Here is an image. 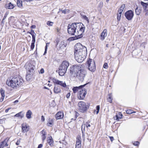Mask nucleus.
I'll return each instance as SVG.
<instances>
[{"label": "nucleus", "mask_w": 148, "mask_h": 148, "mask_svg": "<svg viewBox=\"0 0 148 148\" xmlns=\"http://www.w3.org/2000/svg\"><path fill=\"white\" fill-rule=\"evenodd\" d=\"M85 27L81 23H74L68 26V32L70 34L75 35V36L70 37L68 39L70 40H73L82 38L84 32Z\"/></svg>", "instance_id": "1"}, {"label": "nucleus", "mask_w": 148, "mask_h": 148, "mask_svg": "<svg viewBox=\"0 0 148 148\" xmlns=\"http://www.w3.org/2000/svg\"><path fill=\"white\" fill-rule=\"evenodd\" d=\"M74 56L78 62H82L85 59L87 53L86 47L80 43L76 44L74 46Z\"/></svg>", "instance_id": "2"}, {"label": "nucleus", "mask_w": 148, "mask_h": 148, "mask_svg": "<svg viewBox=\"0 0 148 148\" xmlns=\"http://www.w3.org/2000/svg\"><path fill=\"white\" fill-rule=\"evenodd\" d=\"M23 80L21 77H14L12 79L8 81H6V84L13 88H18L22 85Z\"/></svg>", "instance_id": "3"}, {"label": "nucleus", "mask_w": 148, "mask_h": 148, "mask_svg": "<svg viewBox=\"0 0 148 148\" xmlns=\"http://www.w3.org/2000/svg\"><path fill=\"white\" fill-rule=\"evenodd\" d=\"M69 65V63L67 61H64L62 63L59 68L58 73L60 75L63 76L64 75Z\"/></svg>", "instance_id": "4"}, {"label": "nucleus", "mask_w": 148, "mask_h": 148, "mask_svg": "<svg viewBox=\"0 0 148 148\" xmlns=\"http://www.w3.org/2000/svg\"><path fill=\"white\" fill-rule=\"evenodd\" d=\"M25 67L27 73L33 74L35 71L34 69L36 68L34 63L32 61L27 62L25 65Z\"/></svg>", "instance_id": "5"}, {"label": "nucleus", "mask_w": 148, "mask_h": 148, "mask_svg": "<svg viewBox=\"0 0 148 148\" xmlns=\"http://www.w3.org/2000/svg\"><path fill=\"white\" fill-rule=\"evenodd\" d=\"M78 106L80 112H84L88 108L89 105L88 103L86 104L84 102L80 101L79 102Z\"/></svg>", "instance_id": "6"}, {"label": "nucleus", "mask_w": 148, "mask_h": 148, "mask_svg": "<svg viewBox=\"0 0 148 148\" xmlns=\"http://www.w3.org/2000/svg\"><path fill=\"white\" fill-rule=\"evenodd\" d=\"M85 74V71L82 69L79 72H77V73H75L74 74L73 76L75 77L78 78L81 81L83 82L84 80Z\"/></svg>", "instance_id": "7"}, {"label": "nucleus", "mask_w": 148, "mask_h": 148, "mask_svg": "<svg viewBox=\"0 0 148 148\" xmlns=\"http://www.w3.org/2000/svg\"><path fill=\"white\" fill-rule=\"evenodd\" d=\"M88 69L92 72H94L96 70L95 62L94 60L89 59L87 61Z\"/></svg>", "instance_id": "8"}, {"label": "nucleus", "mask_w": 148, "mask_h": 148, "mask_svg": "<svg viewBox=\"0 0 148 148\" xmlns=\"http://www.w3.org/2000/svg\"><path fill=\"white\" fill-rule=\"evenodd\" d=\"M82 70L81 66L75 65L71 68L70 71L71 73L73 75L75 73H77V72H79Z\"/></svg>", "instance_id": "9"}, {"label": "nucleus", "mask_w": 148, "mask_h": 148, "mask_svg": "<svg viewBox=\"0 0 148 148\" xmlns=\"http://www.w3.org/2000/svg\"><path fill=\"white\" fill-rule=\"evenodd\" d=\"M87 94V90L85 89H81L78 95V98L80 100L83 99Z\"/></svg>", "instance_id": "10"}, {"label": "nucleus", "mask_w": 148, "mask_h": 148, "mask_svg": "<svg viewBox=\"0 0 148 148\" xmlns=\"http://www.w3.org/2000/svg\"><path fill=\"white\" fill-rule=\"evenodd\" d=\"M125 16L128 20H131L134 16V12L132 10H128L125 13Z\"/></svg>", "instance_id": "11"}, {"label": "nucleus", "mask_w": 148, "mask_h": 148, "mask_svg": "<svg viewBox=\"0 0 148 148\" xmlns=\"http://www.w3.org/2000/svg\"><path fill=\"white\" fill-rule=\"evenodd\" d=\"M52 81L53 82L57 85H60L64 88H65L66 86V84L65 82L60 81L55 78H53Z\"/></svg>", "instance_id": "12"}, {"label": "nucleus", "mask_w": 148, "mask_h": 148, "mask_svg": "<svg viewBox=\"0 0 148 148\" xmlns=\"http://www.w3.org/2000/svg\"><path fill=\"white\" fill-rule=\"evenodd\" d=\"M88 84H89V83L80 86H79L74 87L72 88V90L73 93H75L77 91H78L79 90H80L81 88L84 87Z\"/></svg>", "instance_id": "13"}, {"label": "nucleus", "mask_w": 148, "mask_h": 148, "mask_svg": "<svg viewBox=\"0 0 148 148\" xmlns=\"http://www.w3.org/2000/svg\"><path fill=\"white\" fill-rule=\"evenodd\" d=\"M22 132L23 133H25L28 132L29 130V126L25 123H23L22 125Z\"/></svg>", "instance_id": "14"}, {"label": "nucleus", "mask_w": 148, "mask_h": 148, "mask_svg": "<svg viewBox=\"0 0 148 148\" xmlns=\"http://www.w3.org/2000/svg\"><path fill=\"white\" fill-rule=\"evenodd\" d=\"M53 92L55 93L58 94L61 92V90L60 86L55 84V86L53 89Z\"/></svg>", "instance_id": "15"}, {"label": "nucleus", "mask_w": 148, "mask_h": 148, "mask_svg": "<svg viewBox=\"0 0 148 148\" xmlns=\"http://www.w3.org/2000/svg\"><path fill=\"white\" fill-rule=\"evenodd\" d=\"M47 143L51 147L54 146V141L52 137L50 136L47 137Z\"/></svg>", "instance_id": "16"}, {"label": "nucleus", "mask_w": 148, "mask_h": 148, "mask_svg": "<svg viewBox=\"0 0 148 148\" xmlns=\"http://www.w3.org/2000/svg\"><path fill=\"white\" fill-rule=\"evenodd\" d=\"M107 31L106 29H104L100 35V39L102 40H103L105 37L107 36Z\"/></svg>", "instance_id": "17"}, {"label": "nucleus", "mask_w": 148, "mask_h": 148, "mask_svg": "<svg viewBox=\"0 0 148 148\" xmlns=\"http://www.w3.org/2000/svg\"><path fill=\"white\" fill-rule=\"evenodd\" d=\"M55 117L57 119H60L64 117L63 112H58L56 115Z\"/></svg>", "instance_id": "18"}, {"label": "nucleus", "mask_w": 148, "mask_h": 148, "mask_svg": "<svg viewBox=\"0 0 148 148\" xmlns=\"http://www.w3.org/2000/svg\"><path fill=\"white\" fill-rule=\"evenodd\" d=\"M81 140H80V138H77L75 145V148H81Z\"/></svg>", "instance_id": "19"}, {"label": "nucleus", "mask_w": 148, "mask_h": 148, "mask_svg": "<svg viewBox=\"0 0 148 148\" xmlns=\"http://www.w3.org/2000/svg\"><path fill=\"white\" fill-rule=\"evenodd\" d=\"M5 7V8L9 9H12L14 7L13 5L12 4L11 2H10L8 4H6Z\"/></svg>", "instance_id": "20"}, {"label": "nucleus", "mask_w": 148, "mask_h": 148, "mask_svg": "<svg viewBox=\"0 0 148 148\" xmlns=\"http://www.w3.org/2000/svg\"><path fill=\"white\" fill-rule=\"evenodd\" d=\"M123 116V115L122 114H116V115L114 117V120H116L117 121H119V119H121L122 118V117Z\"/></svg>", "instance_id": "21"}, {"label": "nucleus", "mask_w": 148, "mask_h": 148, "mask_svg": "<svg viewBox=\"0 0 148 148\" xmlns=\"http://www.w3.org/2000/svg\"><path fill=\"white\" fill-rule=\"evenodd\" d=\"M135 13L137 15H139L141 11V9L140 7H137L135 9Z\"/></svg>", "instance_id": "22"}, {"label": "nucleus", "mask_w": 148, "mask_h": 148, "mask_svg": "<svg viewBox=\"0 0 148 148\" xmlns=\"http://www.w3.org/2000/svg\"><path fill=\"white\" fill-rule=\"evenodd\" d=\"M24 114L22 113V112H20L14 115V116L20 117L21 119H22L24 117Z\"/></svg>", "instance_id": "23"}, {"label": "nucleus", "mask_w": 148, "mask_h": 148, "mask_svg": "<svg viewBox=\"0 0 148 148\" xmlns=\"http://www.w3.org/2000/svg\"><path fill=\"white\" fill-rule=\"evenodd\" d=\"M32 114L31 111L29 110L27 111L26 114V117L28 119H30L31 118V115Z\"/></svg>", "instance_id": "24"}, {"label": "nucleus", "mask_w": 148, "mask_h": 148, "mask_svg": "<svg viewBox=\"0 0 148 148\" xmlns=\"http://www.w3.org/2000/svg\"><path fill=\"white\" fill-rule=\"evenodd\" d=\"M27 74L26 76V79L27 81H29L30 80V79L32 78V74L31 73H27Z\"/></svg>", "instance_id": "25"}, {"label": "nucleus", "mask_w": 148, "mask_h": 148, "mask_svg": "<svg viewBox=\"0 0 148 148\" xmlns=\"http://www.w3.org/2000/svg\"><path fill=\"white\" fill-rule=\"evenodd\" d=\"M53 119L51 118H49L48 120V123L47 124L49 126H52L53 125Z\"/></svg>", "instance_id": "26"}, {"label": "nucleus", "mask_w": 148, "mask_h": 148, "mask_svg": "<svg viewBox=\"0 0 148 148\" xmlns=\"http://www.w3.org/2000/svg\"><path fill=\"white\" fill-rule=\"evenodd\" d=\"M17 4L18 7L21 8L22 6V1L21 0H17Z\"/></svg>", "instance_id": "27"}, {"label": "nucleus", "mask_w": 148, "mask_h": 148, "mask_svg": "<svg viewBox=\"0 0 148 148\" xmlns=\"http://www.w3.org/2000/svg\"><path fill=\"white\" fill-rule=\"evenodd\" d=\"M81 15L82 17V18L84 19L86 21H87L88 23L89 22V20L88 18V17L86 16L83 15L82 14H81Z\"/></svg>", "instance_id": "28"}, {"label": "nucleus", "mask_w": 148, "mask_h": 148, "mask_svg": "<svg viewBox=\"0 0 148 148\" xmlns=\"http://www.w3.org/2000/svg\"><path fill=\"white\" fill-rule=\"evenodd\" d=\"M126 113L128 114H130L133 113H135V112L133 111L130 109L127 110L126 111Z\"/></svg>", "instance_id": "29"}, {"label": "nucleus", "mask_w": 148, "mask_h": 148, "mask_svg": "<svg viewBox=\"0 0 148 148\" xmlns=\"http://www.w3.org/2000/svg\"><path fill=\"white\" fill-rule=\"evenodd\" d=\"M141 4L143 7L144 10L145 9V8H146V6L148 4L147 3H144L143 1H141Z\"/></svg>", "instance_id": "30"}, {"label": "nucleus", "mask_w": 148, "mask_h": 148, "mask_svg": "<svg viewBox=\"0 0 148 148\" xmlns=\"http://www.w3.org/2000/svg\"><path fill=\"white\" fill-rule=\"evenodd\" d=\"M69 10L65 9L64 10H63L62 11V13H64V14H66L69 13Z\"/></svg>", "instance_id": "31"}, {"label": "nucleus", "mask_w": 148, "mask_h": 148, "mask_svg": "<svg viewBox=\"0 0 148 148\" xmlns=\"http://www.w3.org/2000/svg\"><path fill=\"white\" fill-rule=\"evenodd\" d=\"M5 141H2L0 143V148H3L5 147L4 143Z\"/></svg>", "instance_id": "32"}, {"label": "nucleus", "mask_w": 148, "mask_h": 148, "mask_svg": "<svg viewBox=\"0 0 148 148\" xmlns=\"http://www.w3.org/2000/svg\"><path fill=\"white\" fill-rule=\"evenodd\" d=\"M35 42H32V43H31V44L30 46V48L31 50H32L34 49V44Z\"/></svg>", "instance_id": "33"}, {"label": "nucleus", "mask_w": 148, "mask_h": 148, "mask_svg": "<svg viewBox=\"0 0 148 148\" xmlns=\"http://www.w3.org/2000/svg\"><path fill=\"white\" fill-rule=\"evenodd\" d=\"M0 92L1 96H5V91L2 88L1 89Z\"/></svg>", "instance_id": "34"}, {"label": "nucleus", "mask_w": 148, "mask_h": 148, "mask_svg": "<svg viewBox=\"0 0 148 148\" xmlns=\"http://www.w3.org/2000/svg\"><path fill=\"white\" fill-rule=\"evenodd\" d=\"M36 34H34V35H32V42H35V41H36L35 37H36Z\"/></svg>", "instance_id": "35"}, {"label": "nucleus", "mask_w": 148, "mask_h": 148, "mask_svg": "<svg viewBox=\"0 0 148 148\" xmlns=\"http://www.w3.org/2000/svg\"><path fill=\"white\" fill-rule=\"evenodd\" d=\"M121 14L118 13L117 14V19L118 21H119L121 19Z\"/></svg>", "instance_id": "36"}, {"label": "nucleus", "mask_w": 148, "mask_h": 148, "mask_svg": "<svg viewBox=\"0 0 148 148\" xmlns=\"http://www.w3.org/2000/svg\"><path fill=\"white\" fill-rule=\"evenodd\" d=\"M96 110H97L96 114H97L99 112V109H100L99 105H97L96 106Z\"/></svg>", "instance_id": "37"}, {"label": "nucleus", "mask_w": 148, "mask_h": 148, "mask_svg": "<svg viewBox=\"0 0 148 148\" xmlns=\"http://www.w3.org/2000/svg\"><path fill=\"white\" fill-rule=\"evenodd\" d=\"M27 33H29V34H31L32 35L36 34V33H35L34 30H33L32 29L31 30L30 32H27Z\"/></svg>", "instance_id": "38"}, {"label": "nucleus", "mask_w": 148, "mask_h": 148, "mask_svg": "<svg viewBox=\"0 0 148 148\" xmlns=\"http://www.w3.org/2000/svg\"><path fill=\"white\" fill-rule=\"evenodd\" d=\"M86 126V127L88 128V127L90 126V125L89 123L88 122H86L84 125V127H85V126Z\"/></svg>", "instance_id": "39"}, {"label": "nucleus", "mask_w": 148, "mask_h": 148, "mask_svg": "<svg viewBox=\"0 0 148 148\" xmlns=\"http://www.w3.org/2000/svg\"><path fill=\"white\" fill-rule=\"evenodd\" d=\"M47 25L49 26H52L53 25V23L50 21H48L47 23Z\"/></svg>", "instance_id": "40"}, {"label": "nucleus", "mask_w": 148, "mask_h": 148, "mask_svg": "<svg viewBox=\"0 0 148 148\" xmlns=\"http://www.w3.org/2000/svg\"><path fill=\"white\" fill-rule=\"evenodd\" d=\"M125 7V5L124 4H122L121 7L119 8V9L123 11V10Z\"/></svg>", "instance_id": "41"}, {"label": "nucleus", "mask_w": 148, "mask_h": 148, "mask_svg": "<svg viewBox=\"0 0 148 148\" xmlns=\"http://www.w3.org/2000/svg\"><path fill=\"white\" fill-rule=\"evenodd\" d=\"M108 101L110 103H111L112 102V98L111 96H109L108 98Z\"/></svg>", "instance_id": "42"}, {"label": "nucleus", "mask_w": 148, "mask_h": 148, "mask_svg": "<svg viewBox=\"0 0 148 148\" xmlns=\"http://www.w3.org/2000/svg\"><path fill=\"white\" fill-rule=\"evenodd\" d=\"M62 143L63 145V147H65V146L67 144V142L65 141L64 140H62Z\"/></svg>", "instance_id": "43"}, {"label": "nucleus", "mask_w": 148, "mask_h": 148, "mask_svg": "<svg viewBox=\"0 0 148 148\" xmlns=\"http://www.w3.org/2000/svg\"><path fill=\"white\" fill-rule=\"evenodd\" d=\"M139 144V143L138 141H136L135 142L133 143V145L136 146H138V145Z\"/></svg>", "instance_id": "44"}, {"label": "nucleus", "mask_w": 148, "mask_h": 148, "mask_svg": "<svg viewBox=\"0 0 148 148\" xmlns=\"http://www.w3.org/2000/svg\"><path fill=\"white\" fill-rule=\"evenodd\" d=\"M103 67L105 69H107L108 67V64L106 63H105L103 65Z\"/></svg>", "instance_id": "45"}, {"label": "nucleus", "mask_w": 148, "mask_h": 148, "mask_svg": "<svg viewBox=\"0 0 148 148\" xmlns=\"http://www.w3.org/2000/svg\"><path fill=\"white\" fill-rule=\"evenodd\" d=\"M41 132L42 134V135L46 136L47 134L46 132L44 130H42Z\"/></svg>", "instance_id": "46"}, {"label": "nucleus", "mask_w": 148, "mask_h": 148, "mask_svg": "<svg viewBox=\"0 0 148 148\" xmlns=\"http://www.w3.org/2000/svg\"><path fill=\"white\" fill-rule=\"evenodd\" d=\"M47 45H46L45 47V51L44 52V53L43 54V55H45V54L47 53Z\"/></svg>", "instance_id": "47"}, {"label": "nucleus", "mask_w": 148, "mask_h": 148, "mask_svg": "<svg viewBox=\"0 0 148 148\" xmlns=\"http://www.w3.org/2000/svg\"><path fill=\"white\" fill-rule=\"evenodd\" d=\"M5 96H1V98L0 99V101L1 102H2L3 101Z\"/></svg>", "instance_id": "48"}, {"label": "nucleus", "mask_w": 148, "mask_h": 148, "mask_svg": "<svg viewBox=\"0 0 148 148\" xmlns=\"http://www.w3.org/2000/svg\"><path fill=\"white\" fill-rule=\"evenodd\" d=\"M7 15L8 14L7 13H6L5 14V15L4 16L3 19L2 20V22H3V21L7 17Z\"/></svg>", "instance_id": "49"}, {"label": "nucleus", "mask_w": 148, "mask_h": 148, "mask_svg": "<svg viewBox=\"0 0 148 148\" xmlns=\"http://www.w3.org/2000/svg\"><path fill=\"white\" fill-rule=\"evenodd\" d=\"M61 44L64 47H66V46L67 44H65L64 42H61Z\"/></svg>", "instance_id": "50"}, {"label": "nucleus", "mask_w": 148, "mask_h": 148, "mask_svg": "<svg viewBox=\"0 0 148 148\" xmlns=\"http://www.w3.org/2000/svg\"><path fill=\"white\" fill-rule=\"evenodd\" d=\"M71 95V93L70 92H68L67 94H66V97L68 99L69 98L70 96Z\"/></svg>", "instance_id": "51"}, {"label": "nucleus", "mask_w": 148, "mask_h": 148, "mask_svg": "<svg viewBox=\"0 0 148 148\" xmlns=\"http://www.w3.org/2000/svg\"><path fill=\"white\" fill-rule=\"evenodd\" d=\"M42 139L43 141H44L46 139V136L42 135Z\"/></svg>", "instance_id": "52"}, {"label": "nucleus", "mask_w": 148, "mask_h": 148, "mask_svg": "<svg viewBox=\"0 0 148 148\" xmlns=\"http://www.w3.org/2000/svg\"><path fill=\"white\" fill-rule=\"evenodd\" d=\"M44 69H43L42 68L40 69V73H41V74H42V73H44Z\"/></svg>", "instance_id": "53"}, {"label": "nucleus", "mask_w": 148, "mask_h": 148, "mask_svg": "<svg viewBox=\"0 0 148 148\" xmlns=\"http://www.w3.org/2000/svg\"><path fill=\"white\" fill-rule=\"evenodd\" d=\"M3 141H5V142L4 143L5 146H8V145L7 144V142L6 141V140H5Z\"/></svg>", "instance_id": "54"}, {"label": "nucleus", "mask_w": 148, "mask_h": 148, "mask_svg": "<svg viewBox=\"0 0 148 148\" xmlns=\"http://www.w3.org/2000/svg\"><path fill=\"white\" fill-rule=\"evenodd\" d=\"M45 118L43 116H42L41 117V120L42 121H45Z\"/></svg>", "instance_id": "55"}, {"label": "nucleus", "mask_w": 148, "mask_h": 148, "mask_svg": "<svg viewBox=\"0 0 148 148\" xmlns=\"http://www.w3.org/2000/svg\"><path fill=\"white\" fill-rule=\"evenodd\" d=\"M144 10H145V12L147 11L148 12V4L146 6V8H145V9Z\"/></svg>", "instance_id": "56"}, {"label": "nucleus", "mask_w": 148, "mask_h": 148, "mask_svg": "<svg viewBox=\"0 0 148 148\" xmlns=\"http://www.w3.org/2000/svg\"><path fill=\"white\" fill-rule=\"evenodd\" d=\"M20 142L19 140H18L17 142L16 143V144L17 145H19L20 143Z\"/></svg>", "instance_id": "57"}, {"label": "nucleus", "mask_w": 148, "mask_h": 148, "mask_svg": "<svg viewBox=\"0 0 148 148\" xmlns=\"http://www.w3.org/2000/svg\"><path fill=\"white\" fill-rule=\"evenodd\" d=\"M110 140L112 142L114 140V138L113 136H110Z\"/></svg>", "instance_id": "58"}, {"label": "nucleus", "mask_w": 148, "mask_h": 148, "mask_svg": "<svg viewBox=\"0 0 148 148\" xmlns=\"http://www.w3.org/2000/svg\"><path fill=\"white\" fill-rule=\"evenodd\" d=\"M42 146L43 145L42 144H40L38 145V148H41L42 147Z\"/></svg>", "instance_id": "59"}, {"label": "nucleus", "mask_w": 148, "mask_h": 148, "mask_svg": "<svg viewBox=\"0 0 148 148\" xmlns=\"http://www.w3.org/2000/svg\"><path fill=\"white\" fill-rule=\"evenodd\" d=\"M123 11L121 10H120L119 9V10H118V12L119 13L121 14Z\"/></svg>", "instance_id": "60"}, {"label": "nucleus", "mask_w": 148, "mask_h": 148, "mask_svg": "<svg viewBox=\"0 0 148 148\" xmlns=\"http://www.w3.org/2000/svg\"><path fill=\"white\" fill-rule=\"evenodd\" d=\"M10 108H8L7 109H6L5 110V112L7 113V112H8V111L9 110H10Z\"/></svg>", "instance_id": "61"}, {"label": "nucleus", "mask_w": 148, "mask_h": 148, "mask_svg": "<svg viewBox=\"0 0 148 148\" xmlns=\"http://www.w3.org/2000/svg\"><path fill=\"white\" fill-rule=\"evenodd\" d=\"M36 27V26L34 25H32L31 26V28H35Z\"/></svg>", "instance_id": "62"}, {"label": "nucleus", "mask_w": 148, "mask_h": 148, "mask_svg": "<svg viewBox=\"0 0 148 148\" xmlns=\"http://www.w3.org/2000/svg\"><path fill=\"white\" fill-rule=\"evenodd\" d=\"M146 12L145 13V15L146 16H148V12L147 11V12Z\"/></svg>", "instance_id": "63"}, {"label": "nucleus", "mask_w": 148, "mask_h": 148, "mask_svg": "<svg viewBox=\"0 0 148 148\" xmlns=\"http://www.w3.org/2000/svg\"><path fill=\"white\" fill-rule=\"evenodd\" d=\"M44 88L45 89H47L48 90H49V88H48L47 87H46V86H44Z\"/></svg>", "instance_id": "64"}]
</instances>
